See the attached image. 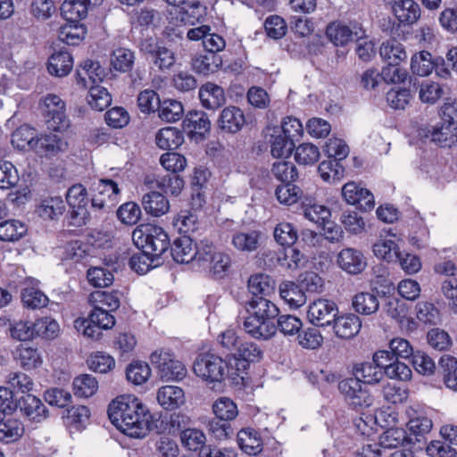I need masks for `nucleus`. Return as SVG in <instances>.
Masks as SVG:
<instances>
[{"label": "nucleus", "instance_id": "obj_1", "mask_svg": "<svg viewBox=\"0 0 457 457\" xmlns=\"http://www.w3.org/2000/svg\"><path fill=\"white\" fill-rule=\"evenodd\" d=\"M111 422L123 434L135 438L146 436L149 431L150 411L132 395L117 396L108 406Z\"/></svg>", "mask_w": 457, "mask_h": 457}, {"label": "nucleus", "instance_id": "obj_2", "mask_svg": "<svg viewBox=\"0 0 457 457\" xmlns=\"http://www.w3.org/2000/svg\"><path fill=\"white\" fill-rule=\"evenodd\" d=\"M245 309L247 316L243 328L246 334L257 340H269L275 337L274 322L280 311L270 298L251 297L245 302Z\"/></svg>", "mask_w": 457, "mask_h": 457}, {"label": "nucleus", "instance_id": "obj_3", "mask_svg": "<svg viewBox=\"0 0 457 457\" xmlns=\"http://www.w3.org/2000/svg\"><path fill=\"white\" fill-rule=\"evenodd\" d=\"M132 240L137 249L152 254L157 262H163V256L168 255L170 246L168 233L151 223L137 226L132 233Z\"/></svg>", "mask_w": 457, "mask_h": 457}, {"label": "nucleus", "instance_id": "obj_4", "mask_svg": "<svg viewBox=\"0 0 457 457\" xmlns=\"http://www.w3.org/2000/svg\"><path fill=\"white\" fill-rule=\"evenodd\" d=\"M440 115V121L424 125L419 129V135L440 147H451L457 142V135L453 131L456 129L454 117L457 116V108L453 104H445L441 108Z\"/></svg>", "mask_w": 457, "mask_h": 457}, {"label": "nucleus", "instance_id": "obj_5", "mask_svg": "<svg viewBox=\"0 0 457 457\" xmlns=\"http://www.w3.org/2000/svg\"><path fill=\"white\" fill-rule=\"evenodd\" d=\"M111 312L103 306H95L87 318L77 319L74 327L85 337L98 340L102 329H110L115 325V318Z\"/></svg>", "mask_w": 457, "mask_h": 457}, {"label": "nucleus", "instance_id": "obj_6", "mask_svg": "<svg viewBox=\"0 0 457 457\" xmlns=\"http://www.w3.org/2000/svg\"><path fill=\"white\" fill-rule=\"evenodd\" d=\"M228 369L227 362L220 356L212 353H202L197 355L193 364L195 374L206 382H221Z\"/></svg>", "mask_w": 457, "mask_h": 457}, {"label": "nucleus", "instance_id": "obj_7", "mask_svg": "<svg viewBox=\"0 0 457 457\" xmlns=\"http://www.w3.org/2000/svg\"><path fill=\"white\" fill-rule=\"evenodd\" d=\"M151 363L157 369L162 380H182L187 370L180 361L177 360L170 351L156 350L150 356Z\"/></svg>", "mask_w": 457, "mask_h": 457}, {"label": "nucleus", "instance_id": "obj_8", "mask_svg": "<svg viewBox=\"0 0 457 457\" xmlns=\"http://www.w3.org/2000/svg\"><path fill=\"white\" fill-rule=\"evenodd\" d=\"M66 202L71 208L70 219L73 226L86 225L89 219L87 191L82 184L71 186L66 193Z\"/></svg>", "mask_w": 457, "mask_h": 457}, {"label": "nucleus", "instance_id": "obj_9", "mask_svg": "<svg viewBox=\"0 0 457 457\" xmlns=\"http://www.w3.org/2000/svg\"><path fill=\"white\" fill-rule=\"evenodd\" d=\"M43 117L49 130L63 132L70 126L65 103L56 95H48L45 97Z\"/></svg>", "mask_w": 457, "mask_h": 457}, {"label": "nucleus", "instance_id": "obj_10", "mask_svg": "<svg viewBox=\"0 0 457 457\" xmlns=\"http://www.w3.org/2000/svg\"><path fill=\"white\" fill-rule=\"evenodd\" d=\"M207 8L200 1L187 0L180 7L169 12L170 22L179 25H195L204 21Z\"/></svg>", "mask_w": 457, "mask_h": 457}, {"label": "nucleus", "instance_id": "obj_11", "mask_svg": "<svg viewBox=\"0 0 457 457\" xmlns=\"http://www.w3.org/2000/svg\"><path fill=\"white\" fill-rule=\"evenodd\" d=\"M338 389L345 401L353 408L369 407L372 404L373 398L363 383L357 378H347L338 383Z\"/></svg>", "mask_w": 457, "mask_h": 457}, {"label": "nucleus", "instance_id": "obj_12", "mask_svg": "<svg viewBox=\"0 0 457 457\" xmlns=\"http://www.w3.org/2000/svg\"><path fill=\"white\" fill-rule=\"evenodd\" d=\"M337 313L338 308L335 302L320 298L309 305L307 317L314 326L326 327L334 322Z\"/></svg>", "mask_w": 457, "mask_h": 457}, {"label": "nucleus", "instance_id": "obj_13", "mask_svg": "<svg viewBox=\"0 0 457 457\" xmlns=\"http://www.w3.org/2000/svg\"><path fill=\"white\" fill-rule=\"evenodd\" d=\"M405 414L408 418L407 427L415 441L420 442L428 434L433 427L432 420L428 416L427 411L419 404L409 406Z\"/></svg>", "mask_w": 457, "mask_h": 457}, {"label": "nucleus", "instance_id": "obj_14", "mask_svg": "<svg viewBox=\"0 0 457 457\" xmlns=\"http://www.w3.org/2000/svg\"><path fill=\"white\" fill-rule=\"evenodd\" d=\"M342 196L344 200L352 205H356L360 210L367 212L375 206L373 194L367 188L359 184L351 181L342 187Z\"/></svg>", "mask_w": 457, "mask_h": 457}, {"label": "nucleus", "instance_id": "obj_15", "mask_svg": "<svg viewBox=\"0 0 457 457\" xmlns=\"http://www.w3.org/2000/svg\"><path fill=\"white\" fill-rule=\"evenodd\" d=\"M183 129L191 138L203 139L211 129V120L203 111L193 110L183 120Z\"/></svg>", "mask_w": 457, "mask_h": 457}, {"label": "nucleus", "instance_id": "obj_16", "mask_svg": "<svg viewBox=\"0 0 457 457\" xmlns=\"http://www.w3.org/2000/svg\"><path fill=\"white\" fill-rule=\"evenodd\" d=\"M36 142L33 151L46 157L54 156L66 151L68 147V143L62 136L51 132L37 136Z\"/></svg>", "mask_w": 457, "mask_h": 457}, {"label": "nucleus", "instance_id": "obj_17", "mask_svg": "<svg viewBox=\"0 0 457 457\" xmlns=\"http://www.w3.org/2000/svg\"><path fill=\"white\" fill-rule=\"evenodd\" d=\"M217 123L219 129L223 132L237 133L245 123V113L239 107L227 106L220 112Z\"/></svg>", "mask_w": 457, "mask_h": 457}, {"label": "nucleus", "instance_id": "obj_18", "mask_svg": "<svg viewBox=\"0 0 457 457\" xmlns=\"http://www.w3.org/2000/svg\"><path fill=\"white\" fill-rule=\"evenodd\" d=\"M199 99L204 108L215 111L226 103L224 89L212 82H206L199 88Z\"/></svg>", "mask_w": 457, "mask_h": 457}, {"label": "nucleus", "instance_id": "obj_19", "mask_svg": "<svg viewBox=\"0 0 457 457\" xmlns=\"http://www.w3.org/2000/svg\"><path fill=\"white\" fill-rule=\"evenodd\" d=\"M337 262L342 270L353 275L362 272L367 266L362 253L351 247L340 251L337 256Z\"/></svg>", "mask_w": 457, "mask_h": 457}, {"label": "nucleus", "instance_id": "obj_20", "mask_svg": "<svg viewBox=\"0 0 457 457\" xmlns=\"http://www.w3.org/2000/svg\"><path fill=\"white\" fill-rule=\"evenodd\" d=\"M18 407L23 416L35 422H40L47 417L48 411L42 401L33 395L21 397Z\"/></svg>", "mask_w": 457, "mask_h": 457}, {"label": "nucleus", "instance_id": "obj_21", "mask_svg": "<svg viewBox=\"0 0 457 457\" xmlns=\"http://www.w3.org/2000/svg\"><path fill=\"white\" fill-rule=\"evenodd\" d=\"M363 35L364 31L361 29L353 31L348 26L341 22H332L326 29L327 37L337 46H345L354 38H361Z\"/></svg>", "mask_w": 457, "mask_h": 457}, {"label": "nucleus", "instance_id": "obj_22", "mask_svg": "<svg viewBox=\"0 0 457 457\" xmlns=\"http://www.w3.org/2000/svg\"><path fill=\"white\" fill-rule=\"evenodd\" d=\"M195 245L193 246V240L187 235H181L170 243L169 253L172 259L178 263H189L194 262L195 257Z\"/></svg>", "mask_w": 457, "mask_h": 457}, {"label": "nucleus", "instance_id": "obj_23", "mask_svg": "<svg viewBox=\"0 0 457 457\" xmlns=\"http://www.w3.org/2000/svg\"><path fill=\"white\" fill-rule=\"evenodd\" d=\"M393 4V11L401 24L411 25L420 17V8L414 0H387Z\"/></svg>", "mask_w": 457, "mask_h": 457}, {"label": "nucleus", "instance_id": "obj_24", "mask_svg": "<svg viewBox=\"0 0 457 457\" xmlns=\"http://www.w3.org/2000/svg\"><path fill=\"white\" fill-rule=\"evenodd\" d=\"M301 206L304 217L320 226H325L331 216L330 210L327 206L317 204L316 199L309 195L302 200Z\"/></svg>", "mask_w": 457, "mask_h": 457}, {"label": "nucleus", "instance_id": "obj_25", "mask_svg": "<svg viewBox=\"0 0 457 457\" xmlns=\"http://www.w3.org/2000/svg\"><path fill=\"white\" fill-rule=\"evenodd\" d=\"M361 328L360 318L353 313L337 316L333 322V329L336 336L342 339L354 337Z\"/></svg>", "mask_w": 457, "mask_h": 457}, {"label": "nucleus", "instance_id": "obj_26", "mask_svg": "<svg viewBox=\"0 0 457 457\" xmlns=\"http://www.w3.org/2000/svg\"><path fill=\"white\" fill-rule=\"evenodd\" d=\"M73 58L66 49L54 52L48 59L47 71L55 77L67 76L72 70Z\"/></svg>", "mask_w": 457, "mask_h": 457}, {"label": "nucleus", "instance_id": "obj_27", "mask_svg": "<svg viewBox=\"0 0 457 457\" xmlns=\"http://www.w3.org/2000/svg\"><path fill=\"white\" fill-rule=\"evenodd\" d=\"M157 401L165 410H176L185 403L184 390L177 386H163L157 392Z\"/></svg>", "mask_w": 457, "mask_h": 457}, {"label": "nucleus", "instance_id": "obj_28", "mask_svg": "<svg viewBox=\"0 0 457 457\" xmlns=\"http://www.w3.org/2000/svg\"><path fill=\"white\" fill-rule=\"evenodd\" d=\"M251 297L265 296L270 298L275 294V280L269 275L258 273L252 275L247 285Z\"/></svg>", "mask_w": 457, "mask_h": 457}, {"label": "nucleus", "instance_id": "obj_29", "mask_svg": "<svg viewBox=\"0 0 457 457\" xmlns=\"http://www.w3.org/2000/svg\"><path fill=\"white\" fill-rule=\"evenodd\" d=\"M23 423L16 418L4 415L0 420V442L11 444L17 442L24 434Z\"/></svg>", "mask_w": 457, "mask_h": 457}, {"label": "nucleus", "instance_id": "obj_30", "mask_svg": "<svg viewBox=\"0 0 457 457\" xmlns=\"http://www.w3.org/2000/svg\"><path fill=\"white\" fill-rule=\"evenodd\" d=\"M237 444L240 449L249 455H256L262 450V437L252 428H243L237 433Z\"/></svg>", "mask_w": 457, "mask_h": 457}, {"label": "nucleus", "instance_id": "obj_31", "mask_svg": "<svg viewBox=\"0 0 457 457\" xmlns=\"http://www.w3.org/2000/svg\"><path fill=\"white\" fill-rule=\"evenodd\" d=\"M142 205L146 213L160 217L170 210V202L167 197L159 192L151 191L142 197Z\"/></svg>", "mask_w": 457, "mask_h": 457}, {"label": "nucleus", "instance_id": "obj_32", "mask_svg": "<svg viewBox=\"0 0 457 457\" xmlns=\"http://www.w3.org/2000/svg\"><path fill=\"white\" fill-rule=\"evenodd\" d=\"M100 69L97 62L86 60L76 71L77 84L85 88L90 87L97 80H101L102 71Z\"/></svg>", "mask_w": 457, "mask_h": 457}, {"label": "nucleus", "instance_id": "obj_33", "mask_svg": "<svg viewBox=\"0 0 457 457\" xmlns=\"http://www.w3.org/2000/svg\"><path fill=\"white\" fill-rule=\"evenodd\" d=\"M279 295L289 307L295 309L303 306L307 300V296L298 282L288 281L282 283L279 286Z\"/></svg>", "mask_w": 457, "mask_h": 457}, {"label": "nucleus", "instance_id": "obj_34", "mask_svg": "<svg viewBox=\"0 0 457 457\" xmlns=\"http://www.w3.org/2000/svg\"><path fill=\"white\" fill-rule=\"evenodd\" d=\"M353 376L364 385H374L384 378V371L373 361H364L354 365Z\"/></svg>", "mask_w": 457, "mask_h": 457}, {"label": "nucleus", "instance_id": "obj_35", "mask_svg": "<svg viewBox=\"0 0 457 457\" xmlns=\"http://www.w3.org/2000/svg\"><path fill=\"white\" fill-rule=\"evenodd\" d=\"M16 359L24 370H34L43 363L41 352L37 348L21 344L16 349Z\"/></svg>", "mask_w": 457, "mask_h": 457}, {"label": "nucleus", "instance_id": "obj_36", "mask_svg": "<svg viewBox=\"0 0 457 457\" xmlns=\"http://www.w3.org/2000/svg\"><path fill=\"white\" fill-rule=\"evenodd\" d=\"M37 132L33 127L21 125L12 133L11 143L19 150H32L36 145Z\"/></svg>", "mask_w": 457, "mask_h": 457}, {"label": "nucleus", "instance_id": "obj_37", "mask_svg": "<svg viewBox=\"0 0 457 457\" xmlns=\"http://www.w3.org/2000/svg\"><path fill=\"white\" fill-rule=\"evenodd\" d=\"M156 145L162 149H177L184 142L183 133L177 128L165 127L161 129L155 136Z\"/></svg>", "mask_w": 457, "mask_h": 457}, {"label": "nucleus", "instance_id": "obj_38", "mask_svg": "<svg viewBox=\"0 0 457 457\" xmlns=\"http://www.w3.org/2000/svg\"><path fill=\"white\" fill-rule=\"evenodd\" d=\"M352 305L357 313L370 315L378 310L379 301L375 293L360 292L353 296Z\"/></svg>", "mask_w": 457, "mask_h": 457}, {"label": "nucleus", "instance_id": "obj_39", "mask_svg": "<svg viewBox=\"0 0 457 457\" xmlns=\"http://www.w3.org/2000/svg\"><path fill=\"white\" fill-rule=\"evenodd\" d=\"M60 9L62 16L70 23L80 22L88 12L83 0H64Z\"/></svg>", "mask_w": 457, "mask_h": 457}, {"label": "nucleus", "instance_id": "obj_40", "mask_svg": "<svg viewBox=\"0 0 457 457\" xmlns=\"http://www.w3.org/2000/svg\"><path fill=\"white\" fill-rule=\"evenodd\" d=\"M379 54L385 62L401 63L407 59L404 46L395 39L383 42L379 48Z\"/></svg>", "mask_w": 457, "mask_h": 457}, {"label": "nucleus", "instance_id": "obj_41", "mask_svg": "<svg viewBox=\"0 0 457 457\" xmlns=\"http://www.w3.org/2000/svg\"><path fill=\"white\" fill-rule=\"evenodd\" d=\"M269 144L271 155L274 158H287L295 147V145L287 137L277 133L275 129L270 136Z\"/></svg>", "mask_w": 457, "mask_h": 457}, {"label": "nucleus", "instance_id": "obj_42", "mask_svg": "<svg viewBox=\"0 0 457 457\" xmlns=\"http://www.w3.org/2000/svg\"><path fill=\"white\" fill-rule=\"evenodd\" d=\"M27 231V226L18 220H4L0 223V240L15 242L23 237Z\"/></svg>", "mask_w": 457, "mask_h": 457}, {"label": "nucleus", "instance_id": "obj_43", "mask_svg": "<svg viewBox=\"0 0 457 457\" xmlns=\"http://www.w3.org/2000/svg\"><path fill=\"white\" fill-rule=\"evenodd\" d=\"M261 233L256 230L237 232L232 236L231 243L241 252H253L259 247Z\"/></svg>", "mask_w": 457, "mask_h": 457}, {"label": "nucleus", "instance_id": "obj_44", "mask_svg": "<svg viewBox=\"0 0 457 457\" xmlns=\"http://www.w3.org/2000/svg\"><path fill=\"white\" fill-rule=\"evenodd\" d=\"M65 211V204L61 196H51L43 199L37 212L43 219L54 220L61 216Z\"/></svg>", "mask_w": 457, "mask_h": 457}, {"label": "nucleus", "instance_id": "obj_45", "mask_svg": "<svg viewBox=\"0 0 457 457\" xmlns=\"http://www.w3.org/2000/svg\"><path fill=\"white\" fill-rule=\"evenodd\" d=\"M86 27L80 22L62 26L59 31V39L68 46H78L85 37Z\"/></svg>", "mask_w": 457, "mask_h": 457}, {"label": "nucleus", "instance_id": "obj_46", "mask_svg": "<svg viewBox=\"0 0 457 457\" xmlns=\"http://www.w3.org/2000/svg\"><path fill=\"white\" fill-rule=\"evenodd\" d=\"M435 62V58L428 51H420L411 56V70L413 74L425 77L428 76L432 71Z\"/></svg>", "mask_w": 457, "mask_h": 457}, {"label": "nucleus", "instance_id": "obj_47", "mask_svg": "<svg viewBox=\"0 0 457 457\" xmlns=\"http://www.w3.org/2000/svg\"><path fill=\"white\" fill-rule=\"evenodd\" d=\"M275 194L278 202L286 205H292L298 202L302 204V200L306 195L299 187L291 182L278 186Z\"/></svg>", "mask_w": 457, "mask_h": 457}, {"label": "nucleus", "instance_id": "obj_48", "mask_svg": "<svg viewBox=\"0 0 457 457\" xmlns=\"http://www.w3.org/2000/svg\"><path fill=\"white\" fill-rule=\"evenodd\" d=\"M23 306L28 309L37 310L48 304V297L38 288L33 287H24L21 294Z\"/></svg>", "mask_w": 457, "mask_h": 457}, {"label": "nucleus", "instance_id": "obj_49", "mask_svg": "<svg viewBox=\"0 0 457 457\" xmlns=\"http://www.w3.org/2000/svg\"><path fill=\"white\" fill-rule=\"evenodd\" d=\"M275 335L278 331L285 337L295 336L303 327L302 320L295 315H279L274 322Z\"/></svg>", "mask_w": 457, "mask_h": 457}, {"label": "nucleus", "instance_id": "obj_50", "mask_svg": "<svg viewBox=\"0 0 457 457\" xmlns=\"http://www.w3.org/2000/svg\"><path fill=\"white\" fill-rule=\"evenodd\" d=\"M318 172L325 182L335 183L344 177L345 168L339 162L328 159L320 163Z\"/></svg>", "mask_w": 457, "mask_h": 457}, {"label": "nucleus", "instance_id": "obj_51", "mask_svg": "<svg viewBox=\"0 0 457 457\" xmlns=\"http://www.w3.org/2000/svg\"><path fill=\"white\" fill-rule=\"evenodd\" d=\"M273 129L277 133L282 134L287 137L292 143L299 141L303 133V127L302 122L292 116H287L283 119L279 127H275Z\"/></svg>", "mask_w": 457, "mask_h": 457}, {"label": "nucleus", "instance_id": "obj_52", "mask_svg": "<svg viewBox=\"0 0 457 457\" xmlns=\"http://www.w3.org/2000/svg\"><path fill=\"white\" fill-rule=\"evenodd\" d=\"M87 103L92 109L102 112L111 104L112 96L105 87L93 84L89 87Z\"/></svg>", "mask_w": 457, "mask_h": 457}, {"label": "nucleus", "instance_id": "obj_53", "mask_svg": "<svg viewBox=\"0 0 457 457\" xmlns=\"http://www.w3.org/2000/svg\"><path fill=\"white\" fill-rule=\"evenodd\" d=\"M375 256L387 262L397 261L399 258V247L393 239H380L372 246Z\"/></svg>", "mask_w": 457, "mask_h": 457}, {"label": "nucleus", "instance_id": "obj_54", "mask_svg": "<svg viewBox=\"0 0 457 457\" xmlns=\"http://www.w3.org/2000/svg\"><path fill=\"white\" fill-rule=\"evenodd\" d=\"M97 389L98 382L92 375L83 374L73 380V391L76 396L88 398L95 395Z\"/></svg>", "mask_w": 457, "mask_h": 457}, {"label": "nucleus", "instance_id": "obj_55", "mask_svg": "<svg viewBox=\"0 0 457 457\" xmlns=\"http://www.w3.org/2000/svg\"><path fill=\"white\" fill-rule=\"evenodd\" d=\"M155 181L157 187L166 195H179L184 187L183 179L175 173L158 176Z\"/></svg>", "mask_w": 457, "mask_h": 457}, {"label": "nucleus", "instance_id": "obj_56", "mask_svg": "<svg viewBox=\"0 0 457 457\" xmlns=\"http://www.w3.org/2000/svg\"><path fill=\"white\" fill-rule=\"evenodd\" d=\"M159 117L167 122H175L181 119L184 108L179 101L167 99L160 103L158 106Z\"/></svg>", "mask_w": 457, "mask_h": 457}, {"label": "nucleus", "instance_id": "obj_57", "mask_svg": "<svg viewBox=\"0 0 457 457\" xmlns=\"http://www.w3.org/2000/svg\"><path fill=\"white\" fill-rule=\"evenodd\" d=\"M134 52L128 48L120 47L115 49L112 54L111 65L118 71H129L134 65Z\"/></svg>", "mask_w": 457, "mask_h": 457}, {"label": "nucleus", "instance_id": "obj_58", "mask_svg": "<svg viewBox=\"0 0 457 457\" xmlns=\"http://www.w3.org/2000/svg\"><path fill=\"white\" fill-rule=\"evenodd\" d=\"M162 263L157 262V260L152 254L143 251L133 254L129 261L130 269L140 275L147 273L150 270L158 267Z\"/></svg>", "mask_w": 457, "mask_h": 457}, {"label": "nucleus", "instance_id": "obj_59", "mask_svg": "<svg viewBox=\"0 0 457 457\" xmlns=\"http://www.w3.org/2000/svg\"><path fill=\"white\" fill-rule=\"evenodd\" d=\"M273 234L276 242L284 247L293 246L298 238L297 229L289 222L278 223Z\"/></svg>", "mask_w": 457, "mask_h": 457}, {"label": "nucleus", "instance_id": "obj_60", "mask_svg": "<svg viewBox=\"0 0 457 457\" xmlns=\"http://www.w3.org/2000/svg\"><path fill=\"white\" fill-rule=\"evenodd\" d=\"M212 411L216 419L231 421L238 414L237 404L228 397H220L212 404Z\"/></svg>", "mask_w": 457, "mask_h": 457}, {"label": "nucleus", "instance_id": "obj_61", "mask_svg": "<svg viewBox=\"0 0 457 457\" xmlns=\"http://www.w3.org/2000/svg\"><path fill=\"white\" fill-rule=\"evenodd\" d=\"M59 324L54 319L45 317L34 322V337L54 339L58 336Z\"/></svg>", "mask_w": 457, "mask_h": 457}, {"label": "nucleus", "instance_id": "obj_62", "mask_svg": "<svg viewBox=\"0 0 457 457\" xmlns=\"http://www.w3.org/2000/svg\"><path fill=\"white\" fill-rule=\"evenodd\" d=\"M195 257L194 262L205 268V266H209L210 262H212V259H213L214 255H216L219 251H217L212 241L208 238H204L195 244Z\"/></svg>", "mask_w": 457, "mask_h": 457}, {"label": "nucleus", "instance_id": "obj_63", "mask_svg": "<svg viewBox=\"0 0 457 457\" xmlns=\"http://www.w3.org/2000/svg\"><path fill=\"white\" fill-rule=\"evenodd\" d=\"M440 365L446 387L457 392V359L452 356L442 357Z\"/></svg>", "mask_w": 457, "mask_h": 457}, {"label": "nucleus", "instance_id": "obj_64", "mask_svg": "<svg viewBox=\"0 0 457 457\" xmlns=\"http://www.w3.org/2000/svg\"><path fill=\"white\" fill-rule=\"evenodd\" d=\"M320 156L319 148L311 143H303L295 148V159L302 165H313Z\"/></svg>", "mask_w": 457, "mask_h": 457}]
</instances>
